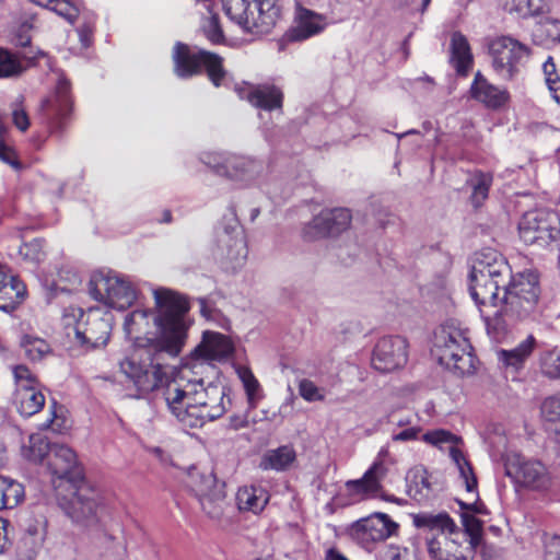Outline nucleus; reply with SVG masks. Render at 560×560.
Returning <instances> with one entry per match:
<instances>
[{
    "mask_svg": "<svg viewBox=\"0 0 560 560\" xmlns=\"http://www.w3.org/2000/svg\"><path fill=\"white\" fill-rule=\"evenodd\" d=\"M164 399L183 428L197 429L221 418L231 405L226 388L219 383L179 375L166 384Z\"/></svg>",
    "mask_w": 560,
    "mask_h": 560,
    "instance_id": "nucleus-1",
    "label": "nucleus"
},
{
    "mask_svg": "<svg viewBox=\"0 0 560 560\" xmlns=\"http://www.w3.org/2000/svg\"><path fill=\"white\" fill-rule=\"evenodd\" d=\"M158 329L156 348L172 357H177L187 340L190 320L186 314L189 304L186 298L171 289L153 290Z\"/></svg>",
    "mask_w": 560,
    "mask_h": 560,
    "instance_id": "nucleus-2",
    "label": "nucleus"
},
{
    "mask_svg": "<svg viewBox=\"0 0 560 560\" xmlns=\"http://www.w3.org/2000/svg\"><path fill=\"white\" fill-rule=\"evenodd\" d=\"M502 290L495 307L499 325L487 330L494 339L502 337L511 323L524 319L534 312L540 294L538 275L533 270L511 275Z\"/></svg>",
    "mask_w": 560,
    "mask_h": 560,
    "instance_id": "nucleus-3",
    "label": "nucleus"
},
{
    "mask_svg": "<svg viewBox=\"0 0 560 560\" xmlns=\"http://www.w3.org/2000/svg\"><path fill=\"white\" fill-rule=\"evenodd\" d=\"M61 323L67 335H74V341L85 351L104 348L110 338L113 315L100 307L84 311L78 306L63 310Z\"/></svg>",
    "mask_w": 560,
    "mask_h": 560,
    "instance_id": "nucleus-4",
    "label": "nucleus"
},
{
    "mask_svg": "<svg viewBox=\"0 0 560 560\" xmlns=\"http://www.w3.org/2000/svg\"><path fill=\"white\" fill-rule=\"evenodd\" d=\"M471 350L467 330L453 320L441 325L434 332L432 355L454 373L464 375L474 371L475 358Z\"/></svg>",
    "mask_w": 560,
    "mask_h": 560,
    "instance_id": "nucleus-5",
    "label": "nucleus"
},
{
    "mask_svg": "<svg viewBox=\"0 0 560 560\" xmlns=\"http://www.w3.org/2000/svg\"><path fill=\"white\" fill-rule=\"evenodd\" d=\"M226 16L244 32L268 33L281 15L280 0H223Z\"/></svg>",
    "mask_w": 560,
    "mask_h": 560,
    "instance_id": "nucleus-6",
    "label": "nucleus"
},
{
    "mask_svg": "<svg viewBox=\"0 0 560 560\" xmlns=\"http://www.w3.org/2000/svg\"><path fill=\"white\" fill-rule=\"evenodd\" d=\"M186 483L209 520L220 526L231 524L233 510L226 501L223 486L218 482L212 472L194 468L188 472Z\"/></svg>",
    "mask_w": 560,
    "mask_h": 560,
    "instance_id": "nucleus-7",
    "label": "nucleus"
},
{
    "mask_svg": "<svg viewBox=\"0 0 560 560\" xmlns=\"http://www.w3.org/2000/svg\"><path fill=\"white\" fill-rule=\"evenodd\" d=\"M91 296L110 308L124 311L138 298V290L131 280L115 271H95L90 279Z\"/></svg>",
    "mask_w": 560,
    "mask_h": 560,
    "instance_id": "nucleus-8",
    "label": "nucleus"
},
{
    "mask_svg": "<svg viewBox=\"0 0 560 560\" xmlns=\"http://www.w3.org/2000/svg\"><path fill=\"white\" fill-rule=\"evenodd\" d=\"M421 440L427 444L436 447H442L445 444L450 445V456L465 485L467 494L474 499L471 502L458 501V503L463 510L482 514L485 512V506L478 502L477 478L471 465L466 459L462 451L456 446L459 442V438L447 430L438 429L423 433Z\"/></svg>",
    "mask_w": 560,
    "mask_h": 560,
    "instance_id": "nucleus-9",
    "label": "nucleus"
},
{
    "mask_svg": "<svg viewBox=\"0 0 560 560\" xmlns=\"http://www.w3.org/2000/svg\"><path fill=\"white\" fill-rule=\"evenodd\" d=\"M173 59L175 73L179 78H190L205 67L211 82L219 86L225 75L222 58L203 49L191 50L187 45L177 43L174 47Z\"/></svg>",
    "mask_w": 560,
    "mask_h": 560,
    "instance_id": "nucleus-10",
    "label": "nucleus"
},
{
    "mask_svg": "<svg viewBox=\"0 0 560 560\" xmlns=\"http://www.w3.org/2000/svg\"><path fill=\"white\" fill-rule=\"evenodd\" d=\"M120 372L135 387L140 398L154 390L162 383V371L152 364L150 354L144 349H133L119 363Z\"/></svg>",
    "mask_w": 560,
    "mask_h": 560,
    "instance_id": "nucleus-11",
    "label": "nucleus"
},
{
    "mask_svg": "<svg viewBox=\"0 0 560 560\" xmlns=\"http://www.w3.org/2000/svg\"><path fill=\"white\" fill-rule=\"evenodd\" d=\"M518 233L525 244L545 247L559 237L560 218L552 210H530L522 217Z\"/></svg>",
    "mask_w": 560,
    "mask_h": 560,
    "instance_id": "nucleus-12",
    "label": "nucleus"
},
{
    "mask_svg": "<svg viewBox=\"0 0 560 560\" xmlns=\"http://www.w3.org/2000/svg\"><path fill=\"white\" fill-rule=\"evenodd\" d=\"M489 54L494 72L503 80H512L521 62L528 57V47L511 36H500L489 44Z\"/></svg>",
    "mask_w": 560,
    "mask_h": 560,
    "instance_id": "nucleus-13",
    "label": "nucleus"
},
{
    "mask_svg": "<svg viewBox=\"0 0 560 560\" xmlns=\"http://www.w3.org/2000/svg\"><path fill=\"white\" fill-rule=\"evenodd\" d=\"M398 524L381 512L372 513L353 522L349 528V536L364 549H372L377 542L384 541L395 535Z\"/></svg>",
    "mask_w": 560,
    "mask_h": 560,
    "instance_id": "nucleus-14",
    "label": "nucleus"
},
{
    "mask_svg": "<svg viewBox=\"0 0 560 560\" xmlns=\"http://www.w3.org/2000/svg\"><path fill=\"white\" fill-rule=\"evenodd\" d=\"M475 275V269H470L468 273V290L488 330V327L499 325L498 318H495L498 315L495 307L499 292L506 283H495L487 275L482 279Z\"/></svg>",
    "mask_w": 560,
    "mask_h": 560,
    "instance_id": "nucleus-15",
    "label": "nucleus"
},
{
    "mask_svg": "<svg viewBox=\"0 0 560 560\" xmlns=\"http://www.w3.org/2000/svg\"><path fill=\"white\" fill-rule=\"evenodd\" d=\"M60 505L73 522L86 525L96 520L101 508V497L95 489L82 483L69 499L62 500Z\"/></svg>",
    "mask_w": 560,
    "mask_h": 560,
    "instance_id": "nucleus-16",
    "label": "nucleus"
},
{
    "mask_svg": "<svg viewBox=\"0 0 560 560\" xmlns=\"http://www.w3.org/2000/svg\"><path fill=\"white\" fill-rule=\"evenodd\" d=\"M408 360V342L400 336L381 338L372 353V366L383 373L401 369Z\"/></svg>",
    "mask_w": 560,
    "mask_h": 560,
    "instance_id": "nucleus-17",
    "label": "nucleus"
},
{
    "mask_svg": "<svg viewBox=\"0 0 560 560\" xmlns=\"http://www.w3.org/2000/svg\"><path fill=\"white\" fill-rule=\"evenodd\" d=\"M235 351L232 339L221 332L205 330L200 342L190 353L191 360L209 364L222 363L229 360Z\"/></svg>",
    "mask_w": 560,
    "mask_h": 560,
    "instance_id": "nucleus-18",
    "label": "nucleus"
},
{
    "mask_svg": "<svg viewBox=\"0 0 560 560\" xmlns=\"http://www.w3.org/2000/svg\"><path fill=\"white\" fill-rule=\"evenodd\" d=\"M351 213L348 209H325L313 218L304 228V236L315 240L328 235H337L349 228Z\"/></svg>",
    "mask_w": 560,
    "mask_h": 560,
    "instance_id": "nucleus-19",
    "label": "nucleus"
},
{
    "mask_svg": "<svg viewBox=\"0 0 560 560\" xmlns=\"http://www.w3.org/2000/svg\"><path fill=\"white\" fill-rule=\"evenodd\" d=\"M47 518L32 515L24 520L16 541V552L21 560H33L42 549L47 534Z\"/></svg>",
    "mask_w": 560,
    "mask_h": 560,
    "instance_id": "nucleus-20",
    "label": "nucleus"
},
{
    "mask_svg": "<svg viewBox=\"0 0 560 560\" xmlns=\"http://www.w3.org/2000/svg\"><path fill=\"white\" fill-rule=\"evenodd\" d=\"M206 163L211 165L219 175L244 184L254 182L264 170L260 161L240 155H229L223 162L207 161Z\"/></svg>",
    "mask_w": 560,
    "mask_h": 560,
    "instance_id": "nucleus-21",
    "label": "nucleus"
},
{
    "mask_svg": "<svg viewBox=\"0 0 560 560\" xmlns=\"http://www.w3.org/2000/svg\"><path fill=\"white\" fill-rule=\"evenodd\" d=\"M470 269H475V276L478 275L479 279L487 275L495 283H508L511 276V267L506 259L492 248L476 252L470 259Z\"/></svg>",
    "mask_w": 560,
    "mask_h": 560,
    "instance_id": "nucleus-22",
    "label": "nucleus"
},
{
    "mask_svg": "<svg viewBox=\"0 0 560 560\" xmlns=\"http://www.w3.org/2000/svg\"><path fill=\"white\" fill-rule=\"evenodd\" d=\"M47 467L58 479L73 481L82 476L75 453L68 446L52 444L48 452Z\"/></svg>",
    "mask_w": 560,
    "mask_h": 560,
    "instance_id": "nucleus-23",
    "label": "nucleus"
},
{
    "mask_svg": "<svg viewBox=\"0 0 560 560\" xmlns=\"http://www.w3.org/2000/svg\"><path fill=\"white\" fill-rule=\"evenodd\" d=\"M508 475H513L524 486L541 490L549 486V476L546 467L537 460H523L516 457L508 465Z\"/></svg>",
    "mask_w": 560,
    "mask_h": 560,
    "instance_id": "nucleus-24",
    "label": "nucleus"
},
{
    "mask_svg": "<svg viewBox=\"0 0 560 560\" xmlns=\"http://www.w3.org/2000/svg\"><path fill=\"white\" fill-rule=\"evenodd\" d=\"M326 26L327 20L323 14L298 4L294 26L291 28L289 36L293 40H304L319 34Z\"/></svg>",
    "mask_w": 560,
    "mask_h": 560,
    "instance_id": "nucleus-25",
    "label": "nucleus"
},
{
    "mask_svg": "<svg viewBox=\"0 0 560 560\" xmlns=\"http://www.w3.org/2000/svg\"><path fill=\"white\" fill-rule=\"evenodd\" d=\"M43 109L49 119L58 122L65 119L72 109L69 81L60 75L58 78L54 94L43 104Z\"/></svg>",
    "mask_w": 560,
    "mask_h": 560,
    "instance_id": "nucleus-26",
    "label": "nucleus"
},
{
    "mask_svg": "<svg viewBox=\"0 0 560 560\" xmlns=\"http://www.w3.org/2000/svg\"><path fill=\"white\" fill-rule=\"evenodd\" d=\"M236 91L241 98H246L255 107L272 110L282 106V92L273 85H250Z\"/></svg>",
    "mask_w": 560,
    "mask_h": 560,
    "instance_id": "nucleus-27",
    "label": "nucleus"
},
{
    "mask_svg": "<svg viewBox=\"0 0 560 560\" xmlns=\"http://www.w3.org/2000/svg\"><path fill=\"white\" fill-rule=\"evenodd\" d=\"M412 524L430 533L436 532L441 535H458L459 530L453 518L446 513L421 512L412 515Z\"/></svg>",
    "mask_w": 560,
    "mask_h": 560,
    "instance_id": "nucleus-28",
    "label": "nucleus"
},
{
    "mask_svg": "<svg viewBox=\"0 0 560 560\" xmlns=\"http://www.w3.org/2000/svg\"><path fill=\"white\" fill-rule=\"evenodd\" d=\"M25 284L15 276L0 270V310L11 312L24 300Z\"/></svg>",
    "mask_w": 560,
    "mask_h": 560,
    "instance_id": "nucleus-29",
    "label": "nucleus"
},
{
    "mask_svg": "<svg viewBox=\"0 0 560 560\" xmlns=\"http://www.w3.org/2000/svg\"><path fill=\"white\" fill-rule=\"evenodd\" d=\"M470 93L475 100L490 108H499L509 100V94L505 90H500L489 83L479 72L475 75Z\"/></svg>",
    "mask_w": 560,
    "mask_h": 560,
    "instance_id": "nucleus-30",
    "label": "nucleus"
},
{
    "mask_svg": "<svg viewBox=\"0 0 560 560\" xmlns=\"http://www.w3.org/2000/svg\"><path fill=\"white\" fill-rule=\"evenodd\" d=\"M270 495L268 491L259 486H243L236 492V506L240 512H248L255 515L264 511Z\"/></svg>",
    "mask_w": 560,
    "mask_h": 560,
    "instance_id": "nucleus-31",
    "label": "nucleus"
},
{
    "mask_svg": "<svg viewBox=\"0 0 560 560\" xmlns=\"http://www.w3.org/2000/svg\"><path fill=\"white\" fill-rule=\"evenodd\" d=\"M536 347V339L533 335H528L515 348L511 350H500L498 352L499 361L505 368H511L518 371L524 368L525 362L533 353Z\"/></svg>",
    "mask_w": 560,
    "mask_h": 560,
    "instance_id": "nucleus-32",
    "label": "nucleus"
},
{
    "mask_svg": "<svg viewBox=\"0 0 560 560\" xmlns=\"http://www.w3.org/2000/svg\"><path fill=\"white\" fill-rule=\"evenodd\" d=\"M36 386L19 387L15 390V405L18 411L24 417L37 413L45 405V396Z\"/></svg>",
    "mask_w": 560,
    "mask_h": 560,
    "instance_id": "nucleus-33",
    "label": "nucleus"
},
{
    "mask_svg": "<svg viewBox=\"0 0 560 560\" xmlns=\"http://www.w3.org/2000/svg\"><path fill=\"white\" fill-rule=\"evenodd\" d=\"M296 453L290 445L267 451L260 459L259 467L262 470L282 471L288 469L295 460Z\"/></svg>",
    "mask_w": 560,
    "mask_h": 560,
    "instance_id": "nucleus-34",
    "label": "nucleus"
},
{
    "mask_svg": "<svg viewBox=\"0 0 560 560\" xmlns=\"http://www.w3.org/2000/svg\"><path fill=\"white\" fill-rule=\"evenodd\" d=\"M377 467H370L360 479L348 480L345 485L348 492L357 499L378 492L383 478L376 474Z\"/></svg>",
    "mask_w": 560,
    "mask_h": 560,
    "instance_id": "nucleus-35",
    "label": "nucleus"
},
{
    "mask_svg": "<svg viewBox=\"0 0 560 560\" xmlns=\"http://www.w3.org/2000/svg\"><path fill=\"white\" fill-rule=\"evenodd\" d=\"M219 243L224 246V248H222V255H224L229 261L238 265L245 260L247 248L244 234L240 229L234 230L232 234L224 232V234L220 236Z\"/></svg>",
    "mask_w": 560,
    "mask_h": 560,
    "instance_id": "nucleus-36",
    "label": "nucleus"
},
{
    "mask_svg": "<svg viewBox=\"0 0 560 560\" xmlns=\"http://www.w3.org/2000/svg\"><path fill=\"white\" fill-rule=\"evenodd\" d=\"M547 9L546 0H504L503 10L517 19L539 15Z\"/></svg>",
    "mask_w": 560,
    "mask_h": 560,
    "instance_id": "nucleus-37",
    "label": "nucleus"
},
{
    "mask_svg": "<svg viewBox=\"0 0 560 560\" xmlns=\"http://www.w3.org/2000/svg\"><path fill=\"white\" fill-rule=\"evenodd\" d=\"M452 60L458 72H466L472 63V55L466 37L460 33L452 35Z\"/></svg>",
    "mask_w": 560,
    "mask_h": 560,
    "instance_id": "nucleus-38",
    "label": "nucleus"
},
{
    "mask_svg": "<svg viewBox=\"0 0 560 560\" xmlns=\"http://www.w3.org/2000/svg\"><path fill=\"white\" fill-rule=\"evenodd\" d=\"M0 483L2 489L0 497L1 510L13 509L22 502L24 499V488L20 482L0 476Z\"/></svg>",
    "mask_w": 560,
    "mask_h": 560,
    "instance_id": "nucleus-39",
    "label": "nucleus"
},
{
    "mask_svg": "<svg viewBox=\"0 0 560 560\" xmlns=\"http://www.w3.org/2000/svg\"><path fill=\"white\" fill-rule=\"evenodd\" d=\"M149 315V310H136L127 315L124 323L126 336L137 340L139 335L147 332L150 327Z\"/></svg>",
    "mask_w": 560,
    "mask_h": 560,
    "instance_id": "nucleus-40",
    "label": "nucleus"
},
{
    "mask_svg": "<svg viewBox=\"0 0 560 560\" xmlns=\"http://www.w3.org/2000/svg\"><path fill=\"white\" fill-rule=\"evenodd\" d=\"M236 373L244 386L247 396L248 408L255 409L257 407L259 399L261 398V388L259 382L257 381L250 369L247 366H237Z\"/></svg>",
    "mask_w": 560,
    "mask_h": 560,
    "instance_id": "nucleus-41",
    "label": "nucleus"
},
{
    "mask_svg": "<svg viewBox=\"0 0 560 560\" xmlns=\"http://www.w3.org/2000/svg\"><path fill=\"white\" fill-rule=\"evenodd\" d=\"M540 411L548 429L560 435V394L546 398Z\"/></svg>",
    "mask_w": 560,
    "mask_h": 560,
    "instance_id": "nucleus-42",
    "label": "nucleus"
},
{
    "mask_svg": "<svg viewBox=\"0 0 560 560\" xmlns=\"http://www.w3.org/2000/svg\"><path fill=\"white\" fill-rule=\"evenodd\" d=\"M23 71L24 66L20 57L0 47V79L14 78L20 75Z\"/></svg>",
    "mask_w": 560,
    "mask_h": 560,
    "instance_id": "nucleus-43",
    "label": "nucleus"
},
{
    "mask_svg": "<svg viewBox=\"0 0 560 560\" xmlns=\"http://www.w3.org/2000/svg\"><path fill=\"white\" fill-rule=\"evenodd\" d=\"M21 347L24 354L32 361H39L50 352V347L46 340L30 335L22 337Z\"/></svg>",
    "mask_w": 560,
    "mask_h": 560,
    "instance_id": "nucleus-44",
    "label": "nucleus"
},
{
    "mask_svg": "<svg viewBox=\"0 0 560 560\" xmlns=\"http://www.w3.org/2000/svg\"><path fill=\"white\" fill-rule=\"evenodd\" d=\"M462 524L464 526L465 534L469 538L468 542L469 546L471 547V551H476V549L480 546L482 540L481 522L474 515L464 512L462 513Z\"/></svg>",
    "mask_w": 560,
    "mask_h": 560,
    "instance_id": "nucleus-45",
    "label": "nucleus"
},
{
    "mask_svg": "<svg viewBox=\"0 0 560 560\" xmlns=\"http://www.w3.org/2000/svg\"><path fill=\"white\" fill-rule=\"evenodd\" d=\"M50 448L51 445H49L45 439L39 435H32L30 438V446L25 455L32 462L42 463L44 459L47 460Z\"/></svg>",
    "mask_w": 560,
    "mask_h": 560,
    "instance_id": "nucleus-46",
    "label": "nucleus"
},
{
    "mask_svg": "<svg viewBox=\"0 0 560 560\" xmlns=\"http://www.w3.org/2000/svg\"><path fill=\"white\" fill-rule=\"evenodd\" d=\"M492 177L489 174H478L471 182V200L476 207L480 206L488 197Z\"/></svg>",
    "mask_w": 560,
    "mask_h": 560,
    "instance_id": "nucleus-47",
    "label": "nucleus"
},
{
    "mask_svg": "<svg viewBox=\"0 0 560 560\" xmlns=\"http://www.w3.org/2000/svg\"><path fill=\"white\" fill-rule=\"evenodd\" d=\"M542 71L552 97L558 103H560V77L557 74L556 65L551 57H548V59L544 62Z\"/></svg>",
    "mask_w": 560,
    "mask_h": 560,
    "instance_id": "nucleus-48",
    "label": "nucleus"
},
{
    "mask_svg": "<svg viewBox=\"0 0 560 560\" xmlns=\"http://www.w3.org/2000/svg\"><path fill=\"white\" fill-rule=\"evenodd\" d=\"M202 31L205 36L212 44H221L224 42V34L217 14H210L203 20Z\"/></svg>",
    "mask_w": 560,
    "mask_h": 560,
    "instance_id": "nucleus-49",
    "label": "nucleus"
},
{
    "mask_svg": "<svg viewBox=\"0 0 560 560\" xmlns=\"http://www.w3.org/2000/svg\"><path fill=\"white\" fill-rule=\"evenodd\" d=\"M20 255L24 260L33 264L42 261L45 257L44 243L42 240H33L20 247Z\"/></svg>",
    "mask_w": 560,
    "mask_h": 560,
    "instance_id": "nucleus-50",
    "label": "nucleus"
},
{
    "mask_svg": "<svg viewBox=\"0 0 560 560\" xmlns=\"http://www.w3.org/2000/svg\"><path fill=\"white\" fill-rule=\"evenodd\" d=\"M299 394L308 402L322 401L325 399L323 389L307 378H303L299 382Z\"/></svg>",
    "mask_w": 560,
    "mask_h": 560,
    "instance_id": "nucleus-51",
    "label": "nucleus"
},
{
    "mask_svg": "<svg viewBox=\"0 0 560 560\" xmlns=\"http://www.w3.org/2000/svg\"><path fill=\"white\" fill-rule=\"evenodd\" d=\"M416 488V494H419L421 498L428 497L431 490V483L429 481V477L425 470L419 469L413 472L412 479L409 483V491H412V488Z\"/></svg>",
    "mask_w": 560,
    "mask_h": 560,
    "instance_id": "nucleus-52",
    "label": "nucleus"
},
{
    "mask_svg": "<svg viewBox=\"0 0 560 560\" xmlns=\"http://www.w3.org/2000/svg\"><path fill=\"white\" fill-rule=\"evenodd\" d=\"M48 7L51 11L56 12L70 23H73L78 16L77 7L69 0H54V2Z\"/></svg>",
    "mask_w": 560,
    "mask_h": 560,
    "instance_id": "nucleus-53",
    "label": "nucleus"
},
{
    "mask_svg": "<svg viewBox=\"0 0 560 560\" xmlns=\"http://www.w3.org/2000/svg\"><path fill=\"white\" fill-rule=\"evenodd\" d=\"M422 429L419 425H411L408 428H401L400 431L393 432L390 435V442L393 443H405L415 442L421 439Z\"/></svg>",
    "mask_w": 560,
    "mask_h": 560,
    "instance_id": "nucleus-54",
    "label": "nucleus"
},
{
    "mask_svg": "<svg viewBox=\"0 0 560 560\" xmlns=\"http://www.w3.org/2000/svg\"><path fill=\"white\" fill-rule=\"evenodd\" d=\"M13 375L16 382V388L19 387H32L36 386L37 381L34 374L25 365H16L13 369Z\"/></svg>",
    "mask_w": 560,
    "mask_h": 560,
    "instance_id": "nucleus-55",
    "label": "nucleus"
},
{
    "mask_svg": "<svg viewBox=\"0 0 560 560\" xmlns=\"http://www.w3.org/2000/svg\"><path fill=\"white\" fill-rule=\"evenodd\" d=\"M538 32L551 42H560V21L547 19L539 25Z\"/></svg>",
    "mask_w": 560,
    "mask_h": 560,
    "instance_id": "nucleus-56",
    "label": "nucleus"
},
{
    "mask_svg": "<svg viewBox=\"0 0 560 560\" xmlns=\"http://www.w3.org/2000/svg\"><path fill=\"white\" fill-rule=\"evenodd\" d=\"M542 371L551 378H560V353H549L542 362Z\"/></svg>",
    "mask_w": 560,
    "mask_h": 560,
    "instance_id": "nucleus-57",
    "label": "nucleus"
},
{
    "mask_svg": "<svg viewBox=\"0 0 560 560\" xmlns=\"http://www.w3.org/2000/svg\"><path fill=\"white\" fill-rule=\"evenodd\" d=\"M388 457H389V445L387 444V445H384L381 447L374 463L371 466V467L378 466L376 474L378 476H381L382 478H384V476L386 475V471H387V469L385 467V463Z\"/></svg>",
    "mask_w": 560,
    "mask_h": 560,
    "instance_id": "nucleus-58",
    "label": "nucleus"
},
{
    "mask_svg": "<svg viewBox=\"0 0 560 560\" xmlns=\"http://www.w3.org/2000/svg\"><path fill=\"white\" fill-rule=\"evenodd\" d=\"M545 560H560V536H555L547 541Z\"/></svg>",
    "mask_w": 560,
    "mask_h": 560,
    "instance_id": "nucleus-59",
    "label": "nucleus"
},
{
    "mask_svg": "<svg viewBox=\"0 0 560 560\" xmlns=\"http://www.w3.org/2000/svg\"><path fill=\"white\" fill-rule=\"evenodd\" d=\"M388 422L396 425L399 429L416 425L413 415L396 416L393 411L388 413Z\"/></svg>",
    "mask_w": 560,
    "mask_h": 560,
    "instance_id": "nucleus-60",
    "label": "nucleus"
},
{
    "mask_svg": "<svg viewBox=\"0 0 560 560\" xmlns=\"http://www.w3.org/2000/svg\"><path fill=\"white\" fill-rule=\"evenodd\" d=\"M13 124L21 131H25L30 126V119L23 108H14L12 112Z\"/></svg>",
    "mask_w": 560,
    "mask_h": 560,
    "instance_id": "nucleus-61",
    "label": "nucleus"
},
{
    "mask_svg": "<svg viewBox=\"0 0 560 560\" xmlns=\"http://www.w3.org/2000/svg\"><path fill=\"white\" fill-rule=\"evenodd\" d=\"M427 546H428L429 553L434 559L443 558L442 541H441L440 537H438V536L428 537Z\"/></svg>",
    "mask_w": 560,
    "mask_h": 560,
    "instance_id": "nucleus-62",
    "label": "nucleus"
},
{
    "mask_svg": "<svg viewBox=\"0 0 560 560\" xmlns=\"http://www.w3.org/2000/svg\"><path fill=\"white\" fill-rule=\"evenodd\" d=\"M10 522L4 518H0V553H2L9 544V527Z\"/></svg>",
    "mask_w": 560,
    "mask_h": 560,
    "instance_id": "nucleus-63",
    "label": "nucleus"
},
{
    "mask_svg": "<svg viewBox=\"0 0 560 560\" xmlns=\"http://www.w3.org/2000/svg\"><path fill=\"white\" fill-rule=\"evenodd\" d=\"M229 427L233 430H240L248 427V419L246 415H233L229 419Z\"/></svg>",
    "mask_w": 560,
    "mask_h": 560,
    "instance_id": "nucleus-64",
    "label": "nucleus"
}]
</instances>
